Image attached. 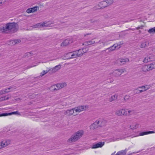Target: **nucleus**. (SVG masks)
Listing matches in <instances>:
<instances>
[{
  "label": "nucleus",
  "mask_w": 155,
  "mask_h": 155,
  "mask_svg": "<svg viewBox=\"0 0 155 155\" xmlns=\"http://www.w3.org/2000/svg\"><path fill=\"white\" fill-rule=\"evenodd\" d=\"M140 28V27H138L137 28V29H138Z\"/></svg>",
  "instance_id": "nucleus-46"
},
{
  "label": "nucleus",
  "mask_w": 155,
  "mask_h": 155,
  "mask_svg": "<svg viewBox=\"0 0 155 155\" xmlns=\"http://www.w3.org/2000/svg\"><path fill=\"white\" fill-rule=\"evenodd\" d=\"M100 126H103L105 125L106 121L104 120H100Z\"/></svg>",
  "instance_id": "nucleus-37"
},
{
  "label": "nucleus",
  "mask_w": 155,
  "mask_h": 155,
  "mask_svg": "<svg viewBox=\"0 0 155 155\" xmlns=\"http://www.w3.org/2000/svg\"><path fill=\"white\" fill-rule=\"evenodd\" d=\"M31 8H29L27 10H26V12L28 13H32V11H31Z\"/></svg>",
  "instance_id": "nucleus-40"
},
{
  "label": "nucleus",
  "mask_w": 155,
  "mask_h": 155,
  "mask_svg": "<svg viewBox=\"0 0 155 155\" xmlns=\"http://www.w3.org/2000/svg\"><path fill=\"white\" fill-rule=\"evenodd\" d=\"M116 48V45H114L113 46L110 47L108 48L109 51H113Z\"/></svg>",
  "instance_id": "nucleus-32"
},
{
  "label": "nucleus",
  "mask_w": 155,
  "mask_h": 155,
  "mask_svg": "<svg viewBox=\"0 0 155 155\" xmlns=\"http://www.w3.org/2000/svg\"><path fill=\"white\" fill-rule=\"evenodd\" d=\"M126 71L125 69H119L115 70L111 74L112 75L110 76H118L121 75L123 73Z\"/></svg>",
  "instance_id": "nucleus-6"
},
{
  "label": "nucleus",
  "mask_w": 155,
  "mask_h": 155,
  "mask_svg": "<svg viewBox=\"0 0 155 155\" xmlns=\"http://www.w3.org/2000/svg\"><path fill=\"white\" fill-rule=\"evenodd\" d=\"M143 62L144 63H147L148 62L150 61V59L148 57V56L145 57L143 61Z\"/></svg>",
  "instance_id": "nucleus-34"
},
{
  "label": "nucleus",
  "mask_w": 155,
  "mask_h": 155,
  "mask_svg": "<svg viewBox=\"0 0 155 155\" xmlns=\"http://www.w3.org/2000/svg\"><path fill=\"white\" fill-rule=\"evenodd\" d=\"M2 148V146L1 145V143H0V149Z\"/></svg>",
  "instance_id": "nucleus-45"
},
{
  "label": "nucleus",
  "mask_w": 155,
  "mask_h": 155,
  "mask_svg": "<svg viewBox=\"0 0 155 155\" xmlns=\"http://www.w3.org/2000/svg\"><path fill=\"white\" fill-rule=\"evenodd\" d=\"M148 57L149 58L150 60V61H152L153 60V59L155 58V57L153 56V55H148Z\"/></svg>",
  "instance_id": "nucleus-39"
},
{
  "label": "nucleus",
  "mask_w": 155,
  "mask_h": 155,
  "mask_svg": "<svg viewBox=\"0 0 155 155\" xmlns=\"http://www.w3.org/2000/svg\"><path fill=\"white\" fill-rule=\"evenodd\" d=\"M98 125L97 124L95 123V122L91 126H90V129L92 130H94L96 128H97L98 127Z\"/></svg>",
  "instance_id": "nucleus-29"
},
{
  "label": "nucleus",
  "mask_w": 155,
  "mask_h": 155,
  "mask_svg": "<svg viewBox=\"0 0 155 155\" xmlns=\"http://www.w3.org/2000/svg\"><path fill=\"white\" fill-rule=\"evenodd\" d=\"M12 114H17L20 115V113L18 111H14L10 113H4L0 114V117L11 115Z\"/></svg>",
  "instance_id": "nucleus-13"
},
{
  "label": "nucleus",
  "mask_w": 155,
  "mask_h": 155,
  "mask_svg": "<svg viewBox=\"0 0 155 155\" xmlns=\"http://www.w3.org/2000/svg\"><path fill=\"white\" fill-rule=\"evenodd\" d=\"M99 42L100 43H103V44L104 45V43H105V41H102L101 40H100Z\"/></svg>",
  "instance_id": "nucleus-44"
},
{
  "label": "nucleus",
  "mask_w": 155,
  "mask_h": 155,
  "mask_svg": "<svg viewBox=\"0 0 155 155\" xmlns=\"http://www.w3.org/2000/svg\"><path fill=\"white\" fill-rule=\"evenodd\" d=\"M148 32L150 33H155V27H154L148 30Z\"/></svg>",
  "instance_id": "nucleus-35"
},
{
  "label": "nucleus",
  "mask_w": 155,
  "mask_h": 155,
  "mask_svg": "<svg viewBox=\"0 0 155 155\" xmlns=\"http://www.w3.org/2000/svg\"><path fill=\"white\" fill-rule=\"evenodd\" d=\"M83 131L79 130L74 133L68 140L70 143L75 142L79 139L83 135Z\"/></svg>",
  "instance_id": "nucleus-1"
},
{
  "label": "nucleus",
  "mask_w": 155,
  "mask_h": 155,
  "mask_svg": "<svg viewBox=\"0 0 155 155\" xmlns=\"http://www.w3.org/2000/svg\"><path fill=\"white\" fill-rule=\"evenodd\" d=\"M147 65L149 69L148 70L149 71L155 68V62H153L152 63Z\"/></svg>",
  "instance_id": "nucleus-23"
},
{
  "label": "nucleus",
  "mask_w": 155,
  "mask_h": 155,
  "mask_svg": "<svg viewBox=\"0 0 155 155\" xmlns=\"http://www.w3.org/2000/svg\"><path fill=\"white\" fill-rule=\"evenodd\" d=\"M88 108V106H80L76 107L74 108L75 113V114H74L76 115L82 111L86 110Z\"/></svg>",
  "instance_id": "nucleus-4"
},
{
  "label": "nucleus",
  "mask_w": 155,
  "mask_h": 155,
  "mask_svg": "<svg viewBox=\"0 0 155 155\" xmlns=\"http://www.w3.org/2000/svg\"><path fill=\"white\" fill-rule=\"evenodd\" d=\"M9 97L8 96H6L2 97L0 98V101H2L5 100H7L9 99Z\"/></svg>",
  "instance_id": "nucleus-33"
},
{
  "label": "nucleus",
  "mask_w": 155,
  "mask_h": 155,
  "mask_svg": "<svg viewBox=\"0 0 155 155\" xmlns=\"http://www.w3.org/2000/svg\"><path fill=\"white\" fill-rule=\"evenodd\" d=\"M141 69L142 71L143 72H146L149 71L148 70L149 69L147 65L143 66Z\"/></svg>",
  "instance_id": "nucleus-26"
},
{
  "label": "nucleus",
  "mask_w": 155,
  "mask_h": 155,
  "mask_svg": "<svg viewBox=\"0 0 155 155\" xmlns=\"http://www.w3.org/2000/svg\"><path fill=\"white\" fill-rule=\"evenodd\" d=\"M3 0H0V5H1L3 3H4L5 2H6V1H4V2H3L2 1Z\"/></svg>",
  "instance_id": "nucleus-43"
},
{
  "label": "nucleus",
  "mask_w": 155,
  "mask_h": 155,
  "mask_svg": "<svg viewBox=\"0 0 155 155\" xmlns=\"http://www.w3.org/2000/svg\"><path fill=\"white\" fill-rule=\"evenodd\" d=\"M11 88H12L9 87L8 89H6L5 90H2L0 91L1 94H5L6 93L10 91H9V90H10ZM12 91V90H11V91Z\"/></svg>",
  "instance_id": "nucleus-28"
},
{
  "label": "nucleus",
  "mask_w": 155,
  "mask_h": 155,
  "mask_svg": "<svg viewBox=\"0 0 155 155\" xmlns=\"http://www.w3.org/2000/svg\"><path fill=\"white\" fill-rule=\"evenodd\" d=\"M155 132L153 131H149L147 132H143L140 133L139 134V136H142L148 134H152L155 133Z\"/></svg>",
  "instance_id": "nucleus-25"
},
{
  "label": "nucleus",
  "mask_w": 155,
  "mask_h": 155,
  "mask_svg": "<svg viewBox=\"0 0 155 155\" xmlns=\"http://www.w3.org/2000/svg\"><path fill=\"white\" fill-rule=\"evenodd\" d=\"M95 41L93 39L91 41H87L85 42L83 44V45H85L86 46H87L89 45H93L95 43Z\"/></svg>",
  "instance_id": "nucleus-18"
},
{
  "label": "nucleus",
  "mask_w": 155,
  "mask_h": 155,
  "mask_svg": "<svg viewBox=\"0 0 155 155\" xmlns=\"http://www.w3.org/2000/svg\"><path fill=\"white\" fill-rule=\"evenodd\" d=\"M0 143L2 147H4L9 145L10 143V141L9 140H4Z\"/></svg>",
  "instance_id": "nucleus-15"
},
{
  "label": "nucleus",
  "mask_w": 155,
  "mask_h": 155,
  "mask_svg": "<svg viewBox=\"0 0 155 155\" xmlns=\"http://www.w3.org/2000/svg\"><path fill=\"white\" fill-rule=\"evenodd\" d=\"M51 24L52 23L45 22L43 23H38L32 26V28H41V29L42 27H48L51 26Z\"/></svg>",
  "instance_id": "nucleus-3"
},
{
  "label": "nucleus",
  "mask_w": 155,
  "mask_h": 155,
  "mask_svg": "<svg viewBox=\"0 0 155 155\" xmlns=\"http://www.w3.org/2000/svg\"><path fill=\"white\" fill-rule=\"evenodd\" d=\"M104 144V142H100L96 144L93 145L92 148L93 149L96 148L102 147Z\"/></svg>",
  "instance_id": "nucleus-16"
},
{
  "label": "nucleus",
  "mask_w": 155,
  "mask_h": 155,
  "mask_svg": "<svg viewBox=\"0 0 155 155\" xmlns=\"http://www.w3.org/2000/svg\"><path fill=\"white\" fill-rule=\"evenodd\" d=\"M100 120H97L96 121H95V122L96 124H97V125L98 126H100Z\"/></svg>",
  "instance_id": "nucleus-41"
},
{
  "label": "nucleus",
  "mask_w": 155,
  "mask_h": 155,
  "mask_svg": "<svg viewBox=\"0 0 155 155\" xmlns=\"http://www.w3.org/2000/svg\"><path fill=\"white\" fill-rule=\"evenodd\" d=\"M126 116H129L135 113V111L134 110L126 109Z\"/></svg>",
  "instance_id": "nucleus-19"
},
{
  "label": "nucleus",
  "mask_w": 155,
  "mask_h": 155,
  "mask_svg": "<svg viewBox=\"0 0 155 155\" xmlns=\"http://www.w3.org/2000/svg\"><path fill=\"white\" fill-rule=\"evenodd\" d=\"M99 5L101 8H105L107 6V4L106 1H104L100 3Z\"/></svg>",
  "instance_id": "nucleus-24"
},
{
  "label": "nucleus",
  "mask_w": 155,
  "mask_h": 155,
  "mask_svg": "<svg viewBox=\"0 0 155 155\" xmlns=\"http://www.w3.org/2000/svg\"><path fill=\"white\" fill-rule=\"evenodd\" d=\"M17 25L15 23H8L4 25L5 32L8 31L13 29L14 31L16 30Z\"/></svg>",
  "instance_id": "nucleus-2"
},
{
  "label": "nucleus",
  "mask_w": 155,
  "mask_h": 155,
  "mask_svg": "<svg viewBox=\"0 0 155 155\" xmlns=\"http://www.w3.org/2000/svg\"><path fill=\"white\" fill-rule=\"evenodd\" d=\"M31 8V10L33 12H36L38 9H39V7L38 6H35Z\"/></svg>",
  "instance_id": "nucleus-31"
},
{
  "label": "nucleus",
  "mask_w": 155,
  "mask_h": 155,
  "mask_svg": "<svg viewBox=\"0 0 155 155\" xmlns=\"http://www.w3.org/2000/svg\"><path fill=\"white\" fill-rule=\"evenodd\" d=\"M149 43L148 41H145L143 42L140 45V47L141 48H144L148 46Z\"/></svg>",
  "instance_id": "nucleus-20"
},
{
  "label": "nucleus",
  "mask_w": 155,
  "mask_h": 155,
  "mask_svg": "<svg viewBox=\"0 0 155 155\" xmlns=\"http://www.w3.org/2000/svg\"><path fill=\"white\" fill-rule=\"evenodd\" d=\"M138 124L136 122H134L130 126V128L131 129H135L138 127Z\"/></svg>",
  "instance_id": "nucleus-21"
},
{
  "label": "nucleus",
  "mask_w": 155,
  "mask_h": 155,
  "mask_svg": "<svg viewBox=\"0 0 155 155\" xmlns=\"http://www.w3.org/2000/svg\"><path fill=\"white\" fill-rule=\"evenodd\" d=\"M77 51H76L68 53L67 54V57H68V58H75L78 57Z\"/></svg>",
  "instance_id": "nucleus-7"
},
{
  "label": "nucleus",
  "mask_w": 155,
  "mask_h": 155,
  "mask_svg": "<svg viewBox=\"0 0 155 155\" xmlns=\"http://www.w3.org/2000/svg\"><path fill=\"white\" fill-rule=\"evenodd\" d=\"M66 85V84L65 83L58 84L51 86V88L52 90L54 91L65 87Z\"/></svg>",
  "instance_id": "nucleus-5"
},
{
  "label": "nucleus",
  "mask_w": 155,
  "mask_h": 155,
  "mask_svg": "<svg viewBox=\"0 0 155 155\" xmlns=\"http://www.w3.org/2000/svg\"><path fill=\"white\" fill-rule=\"evenodd\" d=\"M5 32L4 26H0V33Z\"/></svg>",
  "instance_id": "nucleus-38"
},
{
  "label": "nucleus",
  "mask_w": 155,
  "mask_h": 155,
  "mask_svg": "<svg viewBox=\"0 0 155 155\" xmlns=\"http://www.w3.org/2000/svg\"><path fill=\"white\" fill-rule=\"evenodd\" d=\"M129 96H126L124 98V100L126 101L127 99H129Z\"/></svg>",
  "instance_id": "nucleus-42"
},
{
  "label": "nucleus",
  "mask_w": 155,
  "mask_h": 155,
  "mask_svg": "<svg viewBox=\"0 0 155 155\" xmlns=\"http://www.w3.org/2000/svg\"><path fill=\"white\" fill-rule=\"evenodd\" d=\"M106 2H107V6L110 5L113 3V1L112 0H106Z\"/></svg>",
  "instance_id": "nucleus-36"
},
{
  "label": "nucleus",
  "mask_w": 155,
  "mask_h": 155,
  "mask_svg": "<svg viewBox=\"0 0 155 155\" xmlns=\"http://www.w3.org/2000/svg\"><path fill=\"white\" fill-rule=\"evenodd\" d=\"M117 96L116 94H115L112 96L109 99V101L110 102H111L114 100L116 99L117 98Z\"/></svg>",
  "instance_id": "nucleus-27"
},
{
  "label": "nucleus",
  "mask_w": 155,
  "mask_h": 155,
  "mask_svg": "<svg viewBox=\"0 0 155 155\" xmlns=\"http://www.w3.org/2000/svg\"><path fill=\"white\" fill-rule=\"evenodd\" d=\"M64 115H67L68 116H70L72 115L75 116V111L74 108L70 110H67L64 111Z\"/></svg>",
  "instance_id": "nucleus-8"
},
{
  "label": "nucleus",
  "mask_w": 155,
  "mask_h": 155,
  "mask_svg": "<svg viewBox=\"0 0 155 155\" xmlns=\"http://www.w3.org/2000/svg\"><path fill=\"white\" fill-rule=\"evenodd\" d=\"M126 109H121L117 110L116 112V114L118 116H121L122 115L126 116Z\"/></svg>",
  "instance_id": "nucleus-11"
},
{
  "label": "nucleus",
  "mask_w": 155,
  "mask_h": 155,
  "mask_svg": "<svg viewBox=\"0 0 155 155\" xmlns=\"http://www.w3.org/2000/svg\"><path fill=\"white\" fill-rule=\"evenodd\" d=\"M150 85H147L145 86H141L138 87V88H141L142 90H139V92L138 93L142 92L144 91H145L147 90L150 87Z\"/></svg>",
  "instance_id": "nucleus-14"
},
{
  "label": "nucleus",
  "mask_w": 155,
  "mask_h": 155,
  "mask_svg": "<svg viewBox=\"0 0 155 155\" xmlns=\"http://www.w3.org/2000/svg\"><path fill=\"white\" fill-rule=\"evenodd\" d=\"M61 66L59 64L56 66L54 67L49 69V73H54L60 69Z\"/></svg>",
  "instance_id": "nucleus-9"
},
{
  "label": "nucleus",
  "mask_w": 155,
  "mask_h": 155,
  "mask_svg": "<svg viewBox=\"0 0 155 155\" xmlns=\"http://www.w3.org/2000/svg\"><path fill=\"white\" fill-rule=\"evenodd\" d=\"M117 140V139L114 140V141H115V140Z\"/></svg>",
  "instance_id": "nucleus-47"
},
{
  "label": "nucleus",
  "mask_w": 155,
  "mask_h": 155,
  "mask_svg": "<svg viewBox=\"0 0 155 155\" xmlns=\"http://www.w3.org/2000/svg\"><path fill=\"white\" fill-rule=\"evenodd\" d=\"M21 42V40L19 39L10 40L9 41L8 44L11 45H13L18 44L20 43Z\"/></svg>",
  "instance_id": "nucleus-12"
},
{
  "label": "nucleus",
  "mask_w": 155,
  "mask_h": 155,
  "mask_svg": "<svg viewBox=\"0 0 155 155\" xmlns=\"http://www.w3.org/2000/svg\"><path fill=\"white\" fill-rule=\"evenodd\" d=\"M48 72H49V69L47 70L46 71L44 70L41 72L40 74V76L42 77L47 74Z\"/></svg>",
  "instance_id": "nucleus-30"
},
{
  "label": "nucleus",
  "mask_w": 155,
  "mask_h": 155,
  "mask_svg": "<svg viewBox=\"0 0 155 155\" xmlns=\"http://www.w3.org/2000/svg\"><path fill=\"white\" fill-rule=\"evenodd\" d=\"M129 61V60L128 58H120L118 60V63L120 64H124Z\"/></svg>",
  "instance_id": "nucleus-17"
},
{
  "label": "nucleus",
  "mask_w": 155,
  "mask_h": 155,
  "mask_svg": "<svg viewBox=\"0 0 155 155\" xmlns=\"http://www.w3.org/2000/svg\"><path fill=\"white\" fill-rule=\"evenodd\" d=\"M84 49H80L78 50H77V54H78V57L82 56L84 53L86 52V51H84Z\"/></svg>",
  "instance_id": "nucleus-22"
},
{
  "label": "nucleus",
  "mask_w": 155,
  "mask_h": 155,
  "mask_svg": "<svg viewBox=\"0 0 155 155\" xmlns=\"http://www.w3.org/2000/svg\"><path fill=\"white\" fill-rule=\"evenodd\" d=\"M72 42L73 40L72 39L68 38L65 40L61 44V46L62 47H63L64 46H66Z\"/></svg>",
  "instance_id": "nucleus-10"
}]
</instances>
